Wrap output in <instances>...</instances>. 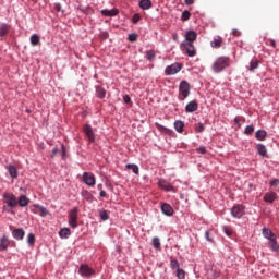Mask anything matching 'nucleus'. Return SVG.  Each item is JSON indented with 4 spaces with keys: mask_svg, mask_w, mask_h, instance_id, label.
Returning a JSON list of instances; mask_svg holds the SVG:
<instances>
[{
    "mask_svg": "<svg viewBox=\"0 0 279 279\" xmlns=\"http://www.w3.org/2000/svg\"><path fill=\"white\" fill-rule=\"evenodd\" d=\"M228 66H230V58L220 57L216 59L211 69L214 73H221V71H223V69H228Z\"/></svg>",
    "mask_w": 279,
    "mask_h": 279,
    "instance_id": "nucleus-1",
    "label": "nucleus"
},
{
    "mask_svg": "<svg viewBox=\"0 0 279 279\" xmlns=\"http://www.w3.org/2000/svg\"><path fill=\"white\" fill-rule=\"evenodd\" d=\"M179 93L183 97L181 98V101H184V99L191 95V84H189L186 81H182L179 86Z\"/></svg>",
    "mask_w": 279,
    "mask_h": 279,
    "instance_id": "nucleus-2",
    "label": "nucleus"
},
{
    "mask_svg": "<svg viewBox=\"0 0 279 279\" xmlns=\"http://www.w3.org/2000/svg\"><path fill=\"white\" fill-rule=\"evenodd\" d=\"M3 199L9 208H16V206H19V199H16V196L13 193H4Z\"/></svg>",
    "mask_w": 279,
    "mask_h": 279,
    "instance_id": "nucleus-3",
    "label": "nucleus"
},
{
    "mask_svg": "<svg viewBox=\"0 0 279 279\" xmlns=\"http://www.w3.org/2000/svg\"><path fill=\"white\" fill-rule=\"evenodd\" d=\"M78 213H80V209H77V207H74L72 210L69 211V226H71V228L73 229L77 228Z\"/></svg>",
    "mask_w": 279,
    "mask_h": 279,
    "instance_id": "nucleus-4",
    "label": "nucleus"
},
{
    "mask_svg": "<svg viewBox=\"0 0 279 279\" xmlns=\"http://www.w3.org/2000/svg\"><path fill=\"white\" fill-rule=\"evenodd\" d=\"M83 132L85 134V136L87 137V141H89L90 143H95V129H93V126L90 124H84L83 125Z\"/></svg>",
    "mask_w": 279,
    "mask_h": 279,
    "instance_id": "nucleus-5",
    "label": "nucleus"
},
{
    "mask_svg": "<svg viewBox=\"0 0 279 279\" xmlns=\"http://www.w3.org/2000/svg\"><path fill=\"white\" fill-rule=\"evenodd\" d=\"M231 215L235 219H241V217H243V215H245V207L241 204L234 205L231 208Z\"/></svg>",
    "mask_w": 279,
    "mask_h": 279,
    "instance_id": "nucleus-6",
    "label": "nucleus"
},
{
    "mask_svg": "<svg viewBox=\"0 0 279 279\" xmlns=\"http://www.w3.org/2000/svg\"><path fill=\"white\" fill-rule=\"evenodd\" d=\"M78 274L83 278H90V276L95 275V270L93 268H90L88 265L82 264L78 269Z\"/></svg>",
    "mask_w": 279,
    "mask_h": 279,
    "instance_id": "nucleus-7",
    "label": "nucleus"
},
{
    "mask_svg": "<svg viewBox=\"0 0 279 279\" xmlns=\"http://www.w3.org/2000/svg\"><path fill=\"white\" fill-rule=\"evenodd\" d=\"M181 71H182V64L173 63L166 68L165 73H166V75H175L177 73H180Z\"/></svg>",
    "mask_w": 279,
    "mask_h": 279,
    "instance_id": "nucleus-8",
    "label": "nucleus"
},
{
    "mask_svg": "<svg viewBox=\"0 0 279 279\" xmlns=\"http://www.w3.org/2000/svg\"><path fill=\"white\" fill-rule=\"evenodd\" d=\"M182 45L190 58H194V56H197L195 46L192 43L183 41Z\"/></svg>",
    "mask_w": 279,
    "mask_h": 279,
    "instance_id": "nucleus-9",
    "label": "nucleus"
},
{
    "mask_svg": "<svg viewBox=\"0 0 279 279\" xmlns=\"http://www.w3.org/2000/svg\"><path fill=\"white\" fill-rule=\"evenodd\" d=\"M158 186L162 189V191H166L167 193L169 192H175V187L171 185L167 180L165 179H159L158 180Z\"/></svg>",
    "mask_w": 279,
    "mask_h": 279,
    "instance_id": "nucleus-10",
    "label": "nucleus"
},
{
    "mask_svg": "<svg viewBox=\"0 0 279 279\" xmlns=\"http://www.w3.org/2000/svg\"><path fill=\"white\" fill-rule=\"evenodd\" d=\"M83 180L87 186H95V174L90 172H84L83 173Z\"/></svg>",
    "mask_w": 279,
    "mask_h": 279,
    "instance_id": "nucleus-11",
    "label": "nucleus"
},
{
    "mask_svg": "<svg viewBox=\"0 0 279 279\" xmlns=\"http://www.w3.org/2000/svg\"><path fill=\"white\" fill-rule=\"evenodd\" d=\"M32 209V213H34L35 215H40V217H47V215H49V210H47V208H45L44 206L40 205H34Z\"/></svg>",
    "mask_w": 279,
    "mask_h": 279,
    "instance_id": "nucleus-12",
    "label": "nucleus"
},
{
    "mask_svg": "<svg viewBox=\"0 0 279 279\" xmlns=\"http://www.w3.org/2000/svg\"><path fill=\"white\" fill-rule=\"evenodd\" d=\"M12 236L15 241H23L25 239V230L23 228H17L12 231Z\"/></svg>",
    "mask_w": 279,
    "mask_h": 279,
    "instance_id": "nucleus-13",
    "label": "nucleus"
},
{
    "mask_svg": "<svg viewBox=\"0 0 279 279\" xmlns=\"http://www.w3.org/2000/svg\"><path fill=\"white\" fill-rule=\"evenodd\" d=\"M262 234L264 236V239H267L268 241H270L271 239H278L277 235H275L274 231H271V229L264 227L262 230Z\"/></svg>",
    "mask_w": 279,
    "mask_h": 279,
    "instance_id": "nucleus-14",
    "label": "nucleus"
},
{
    "mask_svg": "<svg viewBox=\"0 0 279 279\" xmlns=\"http://www.w3.org/2000/svg\"><path fill=\"white\" fill-rule=\"evenodd\" d=\"M278 199V194L276 192H268L264 195V202L267 204H274Z\"/></svg>",
    "mask_w": 279,
    "mask_h": 279,
    "instance_id": "nucleus-15",
    "label": "nucleus"
},
{
    "mask_svg": "<svg viewBox=\"0 0 279 279\" xmlns=\"http://www.w3.org/2000/svg\"><path fill=\"white\" fill-rule=\"evenodd\" d=\"M197 40V33L195 31H187L185 33V40L184 43H195Z\"/></svg>",
    "mask_w": 279,
    "mask_h": 279,
    "instance_id": "nucleus-16",
    "label": "nucleus"
},
{
    "mask_svg": "<svg viewBox=\"0 0 279 279\" xmlns=\"http://www.w3.org/2000/svg\"><path fill=\"white\" fill-rule=\"evenodd\" d=\"M161 213H163V215H166L167 217H173V207H171V205L163 203L161 205Z\"/></svg>",
    "mask_w": 279,
    "mask_h": 279,
    "instance_id": "nucleus-17",
    "label": "nucleus"
},
{
    "mask_svg": "<svg viewBox=\"0 0 279 279\" xmlns=\"http://www.w3.org/2000/svg\"><path fill=\"white\" fill-rule=\"evenodd\" d=\"M9 247H10V239L8 238V235L4 234L0 238V250L5 252V250H8Z\"/></svg>",
    "mask_w": 279,
    "mask_h": 279,
    "instance_id": "nucleus-18",
    "label": "nucleus"
},
{
    "mask_svg": "<svg viewBox=\"0 0 279 279\" xmlns=\"http://www.w3.org/2000/svg\"><path fill=\"white\" fill-rule=\"evenodd\" d=\"M197 108H199V106L197 105V101L192 100L190 101L186 107H185V111L186 112H196Z\"/></svg>",
    "mask_w": 279,
    "mask_h": 279,
    "instance_id": "nucleus-19",
    "label": "nucleus"
},
{
    "mask_svg": "<svg viewBox=\"0 0 279 279\" xmlns=\"http://www.w3.org/2000/svg\"><path fill=\"white\" fill-rule=\"evenodd\" d=\"M277 239L278 238H272L271 240H268V247H270L272 252H279V244Z\"/></svg>",
    "mask_w": 279,
    "mask_h": 279,
    "instance_id": "nucleus-20",
    "label": "nucleus"
},
{
    "mask_svg": "<svg viewBox=\"0 0 279 279\" xmlns=\"http://www.w3.org/2000/svg\"><path fill=\"white\" fill-rule=\"evenodd\" d=\"M19 206L25 208V206H29V198L25 195H21L17 199Z\"/></svg>",
    "mask_w": 279,
    "mask_h": 279,
    "instance_id": "nucleus-21",
    "label": "nucleus"
},
{
    "mask_svg": "<svg viewBox=\"0 0 279 279\" xmlns=\"http://www.w3.org/2000/svg\"><path fill=\"white\" fill-rule=\"evenodd\" d=\"M101 14L102 16H117V14H119V10L118 9H104L101 10Z\"/></svg>",
    "mask_w": 279,
    "mask_h": 279,
    "instance_id": "nucleus-22",
    "label": "nucleus"
},
{
    "mask_svg": "<svg viewBox=\"0 0 279 279\" xmlns=\"http://www.w3.org/2000/svg\"><path fill=\"white\" fill-rule=\"evenodd\" d=\"M10 33V25L9 24H1L0 25V38H3V36H8Z\"/></svg>",
    "mask_w": 279,
    "mask_h": 279,
    "instance_id": "nucleus-23",
    "label": "nucleus"
},
{
    "mask_svg": "<svg viewBox=\"0 0 279 279\" xmlns=\"http://www.w3.org/2000/svg\"><path fill=\"white\" fill-rule=\"evenodd\" d=\"M255 138H257V141H265L267 138V131L265 130H258L255 133Z\"/></svg>",
    "mask_w": 279,
    "mask_h": 279,
    "instance_id": "nucleus-24",
    "label": "nucleus"
},
{
    "mask_svg": "<svg viewBox=\"0 0 279 279\" xmlns=\"http://www.w3.org/2000/svg\"><path fill=\"white\" fill-rule=\"evenodd\" d=\"M256 149L259 154V156H263V158L267 157V147L263 144H257Z\"/></svg>",
    "mask_w": 279,
    "mask_h": 279,
    "instance_id": "nucleus-25",
    "label": "nucleus"
},
{
    "mask_svg": "<svg viewBox=\"0 0 279 279\" xmlns=\"http://www.w3.org/2000/svg\"><path fill=\"white\" fill-rule=\"evenodd\" d=\"M223 44V39L221 37H217L215 38L211 43H210V46L214 48V49H219V47H221V45Z\"/></svg>",
    "mask_w": 279,
    "mask_h": 279,
    "instance_id": "nucleus-26",
    "label": "nucleus"
},
{
    "mask_svg": "<svg viewBox=\"0 0 279 279\" xmlns=\"http://www.w3.org/2000/svg\"><path fill=\"white\" fill-rule=\"evenodd\" d=\"M8 172H9L11 178H13V179L19 178V170H16V167L8 166Z\"/></svg>",
    "mask_w": 279,
    "mask_h": 279,
    "instance_id": "nucleus-27",
    "label": "nucleus"
},
{
    "mask_svg": "<svg viewBox=\"0 0 279 279\" xmlns=\"http://www.w3.org/2000/svg\"><path fill=\"white\" fill-rule=\"evenodd\" d=\"M59 236L61 239H69V236H71V229H69V228L61 229L59 232Z\"/></svg>",
    "mask_w": 279,
    "mask_h": 279,
    "instance_id": "nucleus-28",
    "label": "nucleus"
},
{
    "mask_svg": "<svg viewBox=\"0 0 279 279\" xmlns=\"http://www.w3.org/2000/svg\"><path fill=\"white\" fill-rule=\"evenodd\" d=\"M140 8L142 10H149V8H151V0H141Z\"/></svg>",
    "mask_w": 279,
    "mask_h": 279,
    "instance_id": "nucleus-29",
    "label": "nucleus"
},
{
    "mask_svg": "<svg viewBox=\"0 0 279 279\" xmlns=\"http://www.w3.org/2000/svg\"><path fill=\"white\" fill-rule=\"evenodd\" d=\"M31 44L33 45V47H38V45H40V36H38V34L32 35Z\"/></svg>",
    "mask_w": 279,
    "mask_h": 279,
    "instance_id": "nucleus-30",
    "label": "nucleus"
},
{
    "mask_svg": "<svg viewBox=\"0 0 279 279\" xmlns=\"http://www.w3.org/2000/svg\"><path fill=\"white\" fill-rule=\"evenodd\" d=\"M96 95L99 99H104L106 97V89L101 86H96Z\"/></svg>",
    "mask_w": 279,
    "mask_h": 279,
    "instance_id": "nucleus-31",
    "label": "nucleus"
},
{
    "mask_svg": "<svg viewBox=\"0 0 279 279\" xmlns=\"http://www.w3.org/2000/svg\"><path fill=\"white\" fill-rule=\"evenodd\" d=\"M174 129L179 132V134H182L184 132V122L177 120L174 122Z\"/></svg>",
    "mask_w": 279,
    "mask_h": 279,
    "instance_id": "nucleus-32",
    "label": "nucleus"
},
{
    "mask_svg": "<svg viewBox=\"0 0 279 279\" xmlns=\"http://www.w3.org/2000/svg\"><path fill=\"white\" fill-rule=\"evenodd\" d=\"M126 169H129L130 171H132L133 173H135V175H138L140 173V168L135 163H129L126 165Z\"/></svg>",
    "mask_w": 279,
    "mask_h": 279,
    "instance_id": "nucleus-33",
    "label": "nucleus"
},
{
    "mask_svg": "<svg viewBox=\"0 0 279 279\" xmlns=\"http://www.w3.org/2000/svg\"><path fill=\"white\" fill-rule=\"evenodd\" d=\"M247 69H248V71H256V69H258V61H257V59L251 60L250 65H248Z\"/></svg>",
    "mask_w": 279,
    "mask_h": 279,
    "instance_id": "nucleus-34",
    "label": "nucleus"
},
{
    "mask_svg": "<svg viewBox=\"0 0 279 279\" xmlns=\"http://www.w3.org/2000/svg\"><path fill=\"white\" fill-rule=\"evenodd\" d=\"M269 186H271V189H274V191H279V179H272L269 182Z\"/></svg>",
    "mask_w": 279,
    "mask_h": 279,
    "instance_id": "nucleus-35",
    "label": "nucleus"
},
{
    "mask_svg": "<svg viewBox=\"0 0 279 279\" xmlns=\"http://www.w3.org/2000/svg\"><path fill=\"white\" fill-rule=\"evenodd\" d=\"M156 128L159 132H162L163 134H171V130L167 129V126H162L161 124L156 123Z\"/></svg>",
    "mask_w": 279,
    "mask_h": 279,
    "instance_id": "nucleus-36",
    "label": "nucleus"
},
{
    "mask_svg": "<svg viewBox=\"0 0 279 279\" xmlns=\"http://www.w3.org/2000/svg\"><path fill=\"white\" fill-rule=\"evenodd\" d=\"M151 245L155 250H160V238H153Z\"/></svg>",
    "mask_w": 279,
    "mask_h": 279,
    "instance_id": "nucleus-37",
    "label": "nucleus"
},
{
    "mask_svg": "<svg viewBox=\"0 0 279 279\" xmlns=\"http://www.w3.org/2000/svg\"><path fill=\"white\" fill-rule=\"evenodd\" d=\"M99 217L102 221H108L110 219V216L108 215L107 210H100Z\"/></svg>",
    "mask_w": 279,
    "mask_h": 279,
    "instance_id": "nucleus-38",
    "label": "nucleus"
},
{
    "mask_svg": "<svg viewBox=\"0 0 279 279\" xmlns=\"http://www.w3.org/2000/svg\"><path fill=\"white\" fill-rule=\"evenodd\" d=\"M177 278L178 279H186V272H184V269H181V268L177 269Z\"/></svg>",
    "mask_w": 279,
    "mask_h": 279,
    "instance_id": "nucleus-39",
    "label": "nucleus"
},
{
    "mask_svg": "<svg viewBox=\"0 0 279 279\" xmlns=\"http://www.w3.org/2000/svg\"><path fill=\"white\" fill-rule=\"evenodd\" d=\"M27 243L28 245H34V243H36V235H34V233L27 235Z\"/></svg>",
    "mask_w": 279,
    "mask_h": 279,
    "instance_id": "nucleus-40",
    "label": "nucleus"
},
{
    "mask_svg": "<svg viewBox=\"0 0 279 279\" xmlns=\"http://www.w3.org/2000/svg\"><path fill=\"white\" fill-rule=\"evenodd\" d=\"M156 58V52L154 50H148L146 52V59L149 60V62H151V60H154Z\"/></svg>",
    "mask_w": 279,
    "mask_h": 279,
    "instance_id": "nucleus-41",
    "label": "nucleus"
},
{
    "mask_svg": "<svg viewBox=\"0 0 279 279\" xmlns=\"http://www.w3.org/2000/svg\"><path fill=\"white\" fill-rule=\"evenodd\" d=\"M189 19H191V12L189 10L183 11L181 15V20L189 21Z\"/></svg>",
    "mask_w": 279,
    "mask_h": 279,
    "instance_id": "nucleus-42",
    "label": "nucleus"
},
{
    "mask_svg": "<svg viewBox=\"0 0 279 279\" xmlns=\"http://www.w3.org/2000/svg\"><path fill=\"white\" fill-rule=\"evenodd\" d=\"M244 134H246L247 136L254 134V125H247L244 130Z\"/></svg>",
    "mask_w": 279,
    "mask_h": 279,
    "instance_id": "nucleus-43",
    "label": "nucleus"
},
{
    "mask_svg": "<svg viewBox=\"0 0 279 279\" xmlns=\"http://www.w3.org/2000/svg\"><path fill=\"white\" fill-rule=\"evenodd\" d=\"M170 267L171 269H180V263L178 262V259H171Z\"/></svg>",
    "mask_w": 279,
    "mask_h": 279,
    "instance_id": "nucleus-44",
    "label": "nucleus"
},
{
    "mask_svg": "<svg viewBox=\"0 0 279 279\" xmlns=\"http://www.w3.org/2000/svg\"><path fill=\"white\" fill-rule=\"evenodd\" d=\"M129 40L130 43H136V40H138V35H136V33L130 34Z\"/></svg>",
    "mask_w": 279,
    "mask_h": 279,
    "instance_id": "nucleus-45",
    "label": "nucleus"
},
{
    "mask_svg": "<svg viewBox=\"0 0 279 279\" xmlns=\"http://www.w3.org/2000/svg\"><path fill=\"white\" fill-rule=\"evenodd\" d=\"M205 130V126H204V123H202V122H198L197 124H196V132H203Z\"/></svg>",
    "mask_w": 279,
    "mask_h": 279,
    "instance_id": "nucleus-46",
    "label": "nucleus"
},
{
    "mask_svg": "<svg viewBox=\"0 0 279 279\" xmlns=\"http://www.w3.org/2000/svg\"><path fill=\"white\" fill-rule=\"evenodd\" d=\"M266 45H270V47H272L274 49H276V40L274 39H268Z\"/></svg>",
    "mask_w": 279,
    "mask_h": 279,
    "instance_id": "nucleus-47",
    "label": "nucleus"
},
{
    "mask_svg": "<svg viewBox=\"0 0 279 279\" xmlns=\"http://www.w3.org/2000/svg\"><path fill=\"white\" fill-rule=\"evenodd\" d=\"M205 239L206 241H209V243H213V238H210V231L205 232Z\"/></svg>",
    "mask_w": 279,
    "mask_h": 279,
    "instance_id": "nucleus-48",
    "label": "nucleus"
},
{
    "mask_svg": "<svg viewBox=\"0 0 279 279\" xmlns=\"http://www.w3.org/2000/svg\"><path fill=\"white\" fill-rule=\"evenodd\" d=\"M223 231H225V234H227V236H232V231L230 230V228L225 227Z\"/></svg>",
    "mask_w": 279,
    "mask_h": 279,
    "instance_id": "nucleus-49",
    "label": "nucleus"
},
{
    "mask_svg": "<svg viewBox=\"0 0 279 279\" xmlns=\"http://www.w3.org/2000/svg\"><path fill=\"white\" fill-rule=\"evenodd\" d=\"M196 151H197L198 154H206V147H205V146H201V147H198V148L196 149Z\"/></svg>",
    "mask_w": 279,
    "mask_h": 279,
    "instance_id": "nucleus-50",
    "label": "nucleus"
},
{
    "mask_svg": "<svg viewBox=\"0 0 279 279\" xmlns=\"http://www.w3.org/2000/svg\"><path fill=\"white\" fill-rule=\"evenodd\" d=\"M138 21H141V15L140 14H135L133 16V23H138Z\"/></svg>",
    "mask_w": 279,
    "mask_h": 279,
    "instance_id": "nucleus-51",
    "label": "nucleus"
},
{
    "mask_svg": "<svg viewBox=\"0 0 279 279\" xmlns=\"http://www.w3.org/2000/svg\"><path fill=\"white\" fill-rule=\"evenodd\" d=\"M82 196L88 199L90 197V193L88 191H83Z\"/></svg>",
    "mask_w": 279,
    "mask_h": 279,
    "instance_id": "nucleus-52",
    "label": "nucleus"
},
{
    "mask_svg": "<svg viewBox=\"0 0 279 279\" xmlns=\"http://www.w3.org/2000/svg\"><path fill=\"white\" fill-rule=\"evenodd\" d=\"M232 34H233V36H235V37L241 36L240 31H239V29H236V28H234V29L232 31Z\"/></svg>",
    "mask_w": 279,
    "mask_h": 279,
    "instance_id": "nucleus-53",
    "label": "nucleus"
},
{
    "mask_svg": "<svg viewBox=\"0 0 279 279\" xmlns=\"http://www.w3.org/2000/svg\"><path fill=\"white\" fill-rule=\"evenodd\" d=\"M58 156V148H53L51 151V158H56Z\"/></svg>",
    "mask_w": 279,
    "mask_h": 279,
    "instance_id": "nucleus-54",
    "label": "nucleus"
},
{
    "mask_svg": "<svg viewBox=\"0 0 279 279\" xmlns=\"http://www.w3.org/2000/svg\"><path fill=\"white\" fill-rule=\"evenodd\" d=\"M185 5H193L195 3V0H184Z\"/></svg>",
    "mask_w": 279,
    "mask_h": 279,
    "instance_id": "nucleus-55",
    "label": "nucleus"
},
{
    "mask_svg": "<svg viewBox=\"0 0 279 279\" xmlns=\"http://www.w3.org/2000/svg\"><path fill=\"white\" fill-rule=\"evenodd\" d=\"M130 101H132L130 96H124V104H130Z\"/></svg>",
    "mask_w": 279,
    "mask_h": 279,
    "instance_id": "nucleus-56",
    "label": "nucleus"
},
{
    "mask_svg": "<svg viewBox=\"0 0 279 279\" xmlns=\"http://www.w3.org/2000/svg\"><path fill=\"white\" fill-rule=\"evenodd\" d=\"M100 197H108V194L106 193V191L104 190L100 191Z\"/></svg>",
    "mask_w": 279,
    "mask_h": 279,
    "instance_id": "nucleus-57",
    "label": "nucleus"
},
{
    "mask_svg": "<svg viewBox=\"0 0 279 279\" xmlns=\"http://www.w3.org/2000/svg\"><path fill=\"white\" fill-rule=\"evenodd\" d=\"M239 121H240L239 118L234 119V123H236L238 128H241V123H239Z\"/></svg>",
    "mask_w": 279,
    "mask_h": 279,
    "instance_id": "nucleus-58",
    "label": "nucleus"
},
{
    "mask_svg": "<svg viewBox=\"0 0 279 279\" xmlns=\"http://www.w3.org/2000/svg\"><path fill=\"white\" fill-rule=\"evenodd\" d=\"M97 189H98V191H104V184H101V183L98 184V185H97Z\"/></svg>",
    "mask_w": 279,
    "mask_h": 279,
    "instance_id": "nucleus-59",
    "label": "nucleus"
},
{
    "mask_svg": "<svg viewBox=\"0 0 279 279\" xmlns=\"http://www.w3.org/2000/svg\"><path fill=\"white\" fill-rule=\"evenodd\" d=\"M61 147H62V151H63V156H64V154H66V150L64 148V145H62Z\"/></svg>",
    "mask_w": 279,
    "mask_h": 279,
    "instance_id": "nucleus-60",
    "label": "nucleus"
},
{
    "mask_svg": "<svg viewBox=\"0 0 279 279\" xmlns=\"http://www.w3.org/2000/svg\"><path fill=\"white\" fill-rule=\"evenodd\" d=\"M104 38H108V33H104Z\"/></svg>",
    "mask_w": 279,
    "mask_h": 279,
    "instance_id": "nucleus-61",
    "label": "nucleus"
}]
</instances>
